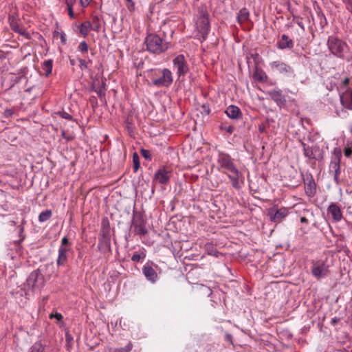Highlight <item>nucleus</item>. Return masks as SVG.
Listing matches in <instances>:
<instances>
[{
    "label": "nucleus",
    "instance_id": "c756f323",
    "mask_svg": "<svg viewBox=\"0 0 352 352\" xmlns=\"http://www.w3.org/2000/svg\"><path fill=\"white\" fill-rule=\"evenodd\" d=\"M249 15V12L246 8L241 9L237 15L238 21L239 23L245 22L248 19Z\"/></svg>",
    "mask_w": 352,
    "mask_h": 352
},
{
    "label": "nucleus",
    "instance_id": "f3484780",
    "mask_svg": "<svg viewBox=\"0 0 352 352\" xmlns=\"http://www.w3.org/2000/svg\"><path fill=\"white\" fill-rule=\"evenodd\" d=\"M143 274L146 278L152 283H155L157 280V274L155 270L150 265L144 266Z\"/></svg>",
    "mask_w": 352,
    "mask_h": 352
},
{
    "label": "nucleus",
    "instance_id": "72a5a7b5",
    "mask_svg": "<svg viewBox=\"0 0 352 352\" xmlns=\"http://www.w3.org/2000/svg\"><path fill=\"white\" fill-rule=\"evenodd\" d=\"M8 21L12 30L14 32L19 31V26L16 16L14 15H10L8 17Z\"/></svg>",
    "mask_w": 352,
    "mask_h": 352
},
{
    "label": "nucleus",
    "instance_id": "8fccbe9b",
    "mask_svg": "<svg viewBox=\"0 0 352 352\" xmlns=\"http://www.w3.org/2000/svg\"><path fill=\"white\" fill-rule=\"evenodd\" d=\"M258 129L260 133H265V129H266V124L265 123L260 124L258 125Z\"/></svg>",
    "mask_w": 352,
    "mask_h": 352
},
{
    "label": "nucleus",
    "instance_id": "f704fd0d",
    "mask_svg": "<svg viewBox=\"0 0 352 352\" xmlns=\"http://www.w3.org/2000/svg\"><path fill=\"white\" fill-rule=\"evenodd\" d=\"M133 163L134 172H136L140 166V157L137 153H134L133 155Z\"/></svg>",
    "mask_w": 352,
    "mask_h": 352
},
{
    "label": "nucleus",
    "instance_id": "a18cd8bd",
    "mask_svg": "<svg viewBox=\"0 0 352 352\" xmlns=\"http://www.w3.org/2000/svg\"><path fill=\"white\" fill-rule=\"evenodd\" d=\"M80 67L83 69L87 68V62L82 58H79Z\"/></svg>",
    "mask_w": 352,
    "mask_h": 352
},
{
    "label": "nucleus",
    "instance_id": "4d7b16f0",
    "mask_svg": "<svg viewBox=\"0 0 352 352\" xmlns=\"http://www.w3.org/2000/svg\"><path fill=\"white\" fill-rule=\"evenodd\" d=\"M126 1H128L129 3H130V5L128 6V8L130 10H134V3L132 1V0H126Z\"/></svg>",
    "mask_w": 352,
    "mask_h": 352
},
{
    "label": "nucleus",
    "instance_id": "5701e85b",
    "mask_svg": "<svg viewBox=\"0 0 352 352\" xmlns=\"http://www.w3.org/2000/svg\"><path fill=\"white\" fill-rule=\"evenodd\" d=\"M100 237H110V225L107 218H104L102 220Z\"/></svg>",
    "mask_w": 352,
    "mask_h": 352
},
{
    "label": "nucleus",
    "instance_id": "f8f14e48",
    "mask_svg": "<svg viewBox=\"0 0 352 352\" xmlns=\"http://www.w3.org/2000/svg\"><path fill=\"white\" fill-rule=\"evenodd\" d=\"M217 163L220 165L221 168H224L229 171H236V167L235 166L233 159L227 153H221L219 155Z\"/></svg>",
    "mask_w": 352,
    "mask_h": 352
},
{
    "label": "nucleus",
    "instance_id": "1a4fd4ad",
    "mask_svg": "<svg viewBox=\"0 0 352 352\" xmlns=\"http://www.w3.org/2000/svg\"><path fill=\"white\" fill-rule=\"evenodd\" d=\"M172 173L173 169L170 166H163L155 173L154 179L161 184H166L168 183Z\"/></svg>",
    "mask_w": 352,
    "mask_h": 352
},
{
    "label": "nucleus",
    "instance_id": "4be33fe9",
    "mask_svg": "<svg viewBox=\"0 0 352 352\" xmlns=\"http://www.w3.org/2000/svg\"><path fill=\"white\" fill-rule=\"evenodd\" d=\"M69 249H65L63 248H59L58 250V256L57 258V265L58 266L63 265L66 263L67 260V252Z\"/></svg>",
    "mask_w": 352,
    "mask_h": 352
},
{
    "label": "nucleus",
    "instance_id": "6e6552de",
    "mask_svg": "<svg viewBox=\"0 0 352 352\" xmlns=\"http://www.w3.org/2000/svg\"><path fill=\"white\" fill-rule=\"evenodd\" d=\"M311 263V274L315 278L320 279L327 276L329 274V266L324 261H313Z\"/></svg>",
    "mask_w": 352,
    "mask_h": 352
},
{
    "label": "nucleus",
    "instance_id": "473e14b6",
    "mask_svg": "<svg viewBox=\"0 0 352 352\" xmlns=\"http://www.w3.org/2000/svg\"><path fill=\"white\" fill-rule=\"evenodd\" d=\"M29 352H45V345L36 342L30 347Z\"/></svg>",
    "mask_w": 352,
    "mask_h": 352
},
{
    "label": "nucleus",
    "instance_id": "a19ab883",
    "mask_svg": "<svg viewBox=\"0 0 352 352\" xmlns=\"http://www.w3.org/2000/svg\"><path fill=\"white\" fill-rule=\"evenodd\" d=\"M70 245L68 239L65 236L62 239L61 245L60 248H63L65 249H69V245Z\"/></svg>",
    "mask_w": 352,
    "mask_h": 352
},
{
    "label": "nucleus",
    "instance_id": "0e129e2a",
    "mask_svg": "<svg viewBox=\"0 0 352 352\" xmlns=\"http://www.w3.org/2000/svg\"><path fill=\"white\" fill-rule=\"evenodd\" d=\"M23 36H25L28 39L30 38V34L27 31H25V33L23 34Z\"/></svg>",
    "mask_w": 352,
    "mask_h": 352
},
{
    "label": "nucleus",
    "instance_id": "37998d69",
    "mask_svg": "<svg viewBox=\"0 0 352 352\" xmlns=\"http://www.w3.org/2000/svg\"><path fill=\"white\" fill-rule=\"evenodd\" d=\"M344 2L346 4V10L352 14V0H344Z\"/></svg>",
    "mask_w": 352,
    "mask_h": 352
},
{
    "label": "nucleus",
    "instance_id": "f03ea898",
    "mask_svg": "<svg viewBox=\"0 0 352 352\" xmlns=\"http://www.w3.org/2000/svg\"><path fill=\"white\" fill-rule=\"evenodd\" d=\"M144 44L148 51L155 54L162 53L168 48V43L155 34H148L145 38Z\"/></svg>",
    "mask_w": 352,
    "mask_h": 352
},
{
    "label": "nucleus",
    "instance_id": "0eeeda50",
    "mask_svg": "<svg viewBox=\"0 0 352 352\" xmlns=\"http://www.w3.org/2000/svg\"><path fill=\"white\" fill-rule=\"evenodd\" d=\"M300 143L303 148L304 155L305 157L310 160H315L318 162L323 160L324 152L318 146L309 147L307 146L306 144H305L303 142H300Z\"/></svg>",
    "mask_w": 352,
    "mask_h": 352
},
{
    "label": "nucleus",
    "instance_id": "c85d7f7f",
    "mask_svg": "<svg viewBox=\"0 0 352 352\" xmlns=\"http://www.w3.org/2000/svg\"><path fill=\"white\" fill-rule=\"evenodd\" d=\"M52 60H46L43 63V69L45 71V76H49L52 74Z\"/></svg>",
    "mask_w": 352,
    "mask_h": 352
},
{
    "label": "nucleus",
    "instance_id": "09e8293b",
    "mask_svg": "<svg viewBox=\"0 0 352 352\" xmlns=\"http://www.w3.org/2000/svg\"><path fill=\"white\" fill-rule=\"evenodd\" d=\"M250 57L254 60V61L255 62L256 65L258 64V59L259 58V54L256 52L255 53H252L250 54Z\"/></svg>",
    "mask_w": 352,
    "mask_h": 352
},
{
    "label": "nucleus",
    "instance_id": "20e7f679",
    "mask_svg": "<svg viewBox=\"0 0 352 352\" xmlns=\"http://www.w3.org/2000/svg\"><path fill=\"white\" fill-rule=\"evenodd\" d=\"M342 158V151L340 148H335L329 164V173H333L334 180L337 184H339V175L340 170V161Z\"/></svg>",
    "mask_w": 352,
    "mask_h": 352
},
{
    "label": "nucleus",
    "instance_id": "a211bd4d",
    "mask_svg": "<svg viewBox=\"0 0 352 352\" xmlns=\"http://www.w3.org/2000/svg\"><path fill=\"white\" fill-rule=\"evenodd\" d=\"M327 210L328 213L332 216L334 221H339L341 220L342 217V212L340 207L336 204H331Z\"/></svg>",
    "mask_w": 352,
    "mask_h": 352
},
{
    "label": "nucleus",
    "instance_id": "e2e57ef3",
    "mask_svg": "<svg viewBox=\"0 0 352 352\" xmlns=\"http://www.w3.org/2000/svg\"><path fill=\"white\" fill-rule=\"evenodd\" d=\"M72 340H73V338L70 335L66 334V341L67 342H70Z\"/></svg>",
    "mask_w": 352,
    "mask_h": 352
},
{
    "label": "nucleus",
    "instance_id": "13d9d810",
    "mask_svg": "<svg viewBox=\"0 0 352 352\" xmlns=\"http://www.w3.org/2000/svg\"><path fill=\"white\" fill-rule=\"evenodd\" d=\"M225 129L228 133H229L230 134L232 133L234 131V127L232 126H229L226 127Z\"/></svg>",
    "mask_w": 352,
    "mask_h": 352
},
{
    "label": "nucleus",
    "instance_id": "603ef678",
    "mask_svg": "<svg viewBox=\"0 0 352 352\" xmlns=\"http://www.w3.org/2000/svg\"><path fill=\"white\" fill-rule=\"evenodd\" d=\"M92 0H80V4L82 7H87Z\"/></svg>",
    "mask_w": 352,
    "mask_h": 352
},
{
    "label": "nucleus",
    "instance_id": "5fc2aeb1",
    "mask_svg": "<svg viewBox=\"0 0 352 352\" xmlns=\"http://www.w3.org/2000/svg\"><path fill=\"white\" fill-rule=\"evenodd\" d=\"M340 318L335 317V318H332V320L331 321V324L334 326V325L337 324L340 322Z\"/></svg>",
    "mask_w": 352,
    "mask_h": 352
},
{
    "label": "nucleus",
    "instance_id": "69168bd1",
    "mask_svg": "<svg viewBox=\"0 0 352 352\" xmlns=\"http://www.w3.org/2000/svg\"><path fill=\"white\" fill-rule=\"evenodd\" d=\"M60 39H61L62 43H65L66 39H65V34H62L61 35Z\"/></svg>",
    "mask_w": 352,
    "mask_h": 352
},
{
    "label": "nucleus",
    "instance_id": "b1692460",
    "mask_svg": "<svg viewBox=\"0 0 352 352\" xmlns=\"http://www.w3.org/2000/svg\"><path fill=\"white\" fill-rule=\"evenodd\" d=\"M230 172L232 173V174H228V177L232 182V186L234 188H239L240 186H239V170L236 168V171H230Z\"/></svg>",
    "mask_w": 352,
    "mask_h": 352
},
{
    "label": "nucleus",
    "instance_id": "7ed1b4c3",
    "mask_svg": "<svg viewBox=\"0 0 352 352\" xmlns=\"http://www.w3.org/2000/svg\"><path fill=\"white\" fill-rule=\"evenodd\" d=\"M199 19L197 22L198 36H201L203 41L206 40L210 31L208 13L206 10L201 9L199 12Z\"/></svg>",
    "mask_w": 352,
    "mask_h": 352
},
{
    "label": "nucleus",
    "instance_id": "6e6d98bb",
    "mask_svg": "<svg viewBox=\"0 0 352 352\" xmlns=\"http://www.w3.org/2000/svg\"><path fill=\"white\" fill-rule=\"evenodd\" d=\"M225 340H226L227 342H230V343L232 344V336L230 334L227 333V334L226 335Z\"/></svg>",
    "mask_w": 352,
    "mask_h": 352
},
{
    "label": "nucleus",
    "instance_id": "412c9836",
    "mask_svg": "<svg viewBox=\"0 0 352 352\" xmlns=\"http://www.w3.org/2000/svg\"><path fill=\"white\" fill-rule=\"evenodd\" d=\"M253 78L258 81L260 82H264L267 79V76L265 72L257 65H256L254 73H253Z\"/></svg>",
    "mask_w": 352,
    "mask_h": 352
},
{
    "label": "nucleus",
    "instance_id": "79ce46f5",
    "mask_svg": "<svg viewBox=\"0 0 352 352\" xmlns=\"http://www.w3.org/2000/svg\"><path fill=\"white\" fill-rule=\"evenodd\" d=\"M14 114V109H6L3 112V117L6 118H9L12 116Z\"/></svg>",
    "mask_w": 352,
    "mask_h": 352
},
{
    "label": "nucleus",
    "instance_id": "e433bc0d",
    "mask_svg": "<svg viewBox=\"0 0 352 352\" xmlns=\"http://www.w3.org/2000/svg\"><path fill=\"white\" fill-rule=\"evenodd\" d=\"M88 48H89L88 45L86 43V41H85L80 43L78 47V50L83 54L87 52Z\"/></svg>",
    "mask_w": 352,
    "mask_h": 352
},
{
    "label": "nucleus",
    "instance_id": "9d476101",
    "mask_svg": "<svg viewBox=\"0 0 352 352\" xmlns=\"http://www.w3.org/2000/svg\"><path fill=\"white\" fill-rule=\"evenodd\" d=\"M173 65L179 77L185 76L189 72L188 65L185 56L182 54L177 56L173 59Z\"/></svg>",
    "mask_w": 352,
    "mask_h": 352
},
{
    "label": "nucleus",
    "instance_id": "dca6fc26",
    "mask_svg": "<svg viewBox=\"0 0 352 352\" xmlns=\"http://www.w3.org/2000/svg\"><path fill=\"white\" fill-rule=\"evenodd\" d=\"M226 115L231 119L239 120L242 118L243 114L240 109L235 105H230L225 111Z\"/></svg>",
    "mask_w": 352,
    "mask_h": 352
},
{
    "label": "nucleus",
    "instance_id": "052dcab7",
    "mask_svg": "<svg viewBox=\"0 0 352 352\" xmlns=\"http://www.w3.org/2000/svg\"><path fill=\"white\" fill-rule=\"evenodd\" d=\"M25 31L26 30L24 28H19V31H16L15 32H17V33H19V34H20L21 35H23V34L25 33Z\"/></svg>",
    "mask_w": 352,
    "mask_h": 352
},
{
    "label": "nucleus",
    "instance_id": "774afa93",
    "mask_svg": "<svg viewBox=\"0 0 352 352\" xmlns=\"http://www.w3.org/2000/svg\"><path fill=\"white\" fill-rule=\"evenodd\" d=\"M70 63H71V64H72V65H74V61L73 60H70Z\"/></svg>",
    "mask_w": 352,
    "mask_h": 352
},
{
    "label": "nucleus",
    "instance_id": "4468645a",
    "mask_svg": "<svg viewBox=\"0 0 352 352\" xmlns=\"http://www.w3.org/2000/svg\"><path fill=\"white\" fill-rule=\"evenodd\" d=\"M268 95L273 100L277 105L280 107H284L286 105V98L285 96L283 94V91L280 89H273L268 92Z\"/></svg>",
    "mask_w": 352,
    "mask_h": 352
},
{
    "label": "nucleus",
    "instance_id": "2eb2a0df",
    "mask_svg": "<svg viewBox=\"0 0 352 352\" xmlns=\"http://www.w3.org/2000/svg\"><path fill=\"white\" fill-rule=\"evenodd\" d=\"M271 66L274 69L280 74H286L293 72V69L290 65L279 60L274 61L271 63Z\"/></svg>",
    "mask_w": 352,
    "mask_h": 352
},
{
    "label": "nucleus",
    "instance_id": "ea45409f",
    "mask_svg": "<svg viewBox=\"0 0 352 352\" xmlns=\"http://www.w3.org/2000/svg\"><path fill=\"white\" fill-rule=\"evenodd\" d=\"M145 256L146 255L144 253L140 254L138 252H135L131 257V260L134 262H139L141 258H144Z\"/></svg>",
    "mask_w": 352,
    "mask_h": 352
},
{
    "label": "nucleus",
    "instance_id": "3c124183",
    "mask_svg": "<svg viewBox=\"0 0 352 352\" xmlns=\"http://www.w3.org/2000/svg\"><path fill=\"white\" fill-rule=\"evenodd\" d=\"M68 14L70 18L74 19L75 17V14L73 10V7H67Z\"/></svg>",
    "mask_w": 352,
    "mask_h": 352
},
{
    "label": "nucleus",
    "instance_id": "393cba45",
    "mask_svg": "<svg viewBox=\"0 0 352 352\" xmlns=\"http://www.w3.org/2000/svg\"><path fill=\"white\" fill-rule=\"evenodd\" d=\"M98 249L99 250H110L111 249V239L110 237H100L99 239L98 243Z\"/></svg>",
    "mask_w": 352,
    "mask_h": 352
},
{
    "label": "nucleus",
    "instance_id": "49530a36",
    "mask_svg": "<svg viewBox=\"0 0 352 352\" xmlns=\"http://www.w3.org/2000/svg\"><path fill=\"white\" fill-rule=\"evenodd\" d=\"M344 154L346 157H349L352 154V149L349 147H346L344 149Z\"/></svg>",
    "mask_w": 352,
    "mask_h": 352
},
{
    "label": "nucleus",
    "instance_id": "aec40b11",
    "mask_svg": "<svg viewBox=\"0 0 352 352\" xmlns=\"http://www.w3.org/2000/svg\"><path fill=\"white\" fill-rule=\"evenodd\" d=\"M305 193L309 197H313L316 192V183L312 176H311L309 181L305 184Z\"/></svg>",
    "mask_w": 352,
    "mask_h": 352
},
{
    "label": "nucleus",
    "instance_id": "6ab92c4d",
    "mask_svg": "<svg viewBox=\"0 0 352 352\" xmlns=\"http://www.w3.org/2000/svg\"><path fill=\"white\" fill-rule=\"evenodd\" d=\"M278 47L281 50L292 49L294 47V42L289 38L286 34H283L277 43Z\"/></svg>",
    "mask_w": 352,
    "mask_h": 352
},
{
    "label": "nucleus",
    "instance_id": "f257e3e1",
    "mask_svg": "<svg viewBox=\"0 0 352 352\" xmlns=\"http://www.w3.org/2000/svg\"><path fill=\"white\" fill-rule=\"evenodd\" d=\"M327 46L331 52L336 57L350 62L352 56L349 54V47L346 43L335 36H329Z\"/></svg>",
    "mask_w": 352,
    "mask_h": 352
},
{
    "label": "nucleus",
    "instance_id": "58836bf2",
    "mask_svg": "<svg viewBox=\"0 0 352 352\" xmlns=\"http://www.w3.org/2000/svg\"><path fill=\"white\" fill-rule=\"evenodd\" d=\"M140 153L142 155V157H144L146 160L149 161L151 160V155L150 151L142 148L140 150Z\"/></svg>",
    "mask_w": 352,
    "mask_h": 352
},
{
    "label": "nucleus",
    "instance_id": "864d4df0",
    "mask_svg": "<svg viewBox=\"0 0 352 352\" xmlns=\"http://www.w3.org/2000/svg\"><path fill=\"white\" fill-rule=\"evenodd\" d=\"M76 0H65V3L67 7H73Z\"/></svg>",
    "mask_w": 352,
    "mask_h": 352
},
{
    "label": "nucleus",
    "instance_id": "9b49d317",
    "mask_svg": "<svg viewBox=\"0 0 352 352\" xmlns=\"http://www.w3.org/2000/svg\"><path fill=\"white\" fill-rule=\"evenodd\" d=\"M173 82L172 74L168 69H164L162 76L152 78V83L156 87H168Z\"/></svg>",
    "mask_w": 352,
    "mask_h": 352
},
{
    "label": "nucleus",
    "instance_id": "4c0bfd02",
    "mask_svg": "<svg viewBox=\"0 0 352 352\" xmlns=\"http://www.w3.org/2000/svg\"><path fill=\"white\" fill-rule=\"evenodd\" d=\"M57 115H59L61 118L69 120H74L72 116L69 114L68 113L64 111H60L56 113Z\"/></svg>",
    "mask_w": 352,
    "mask_h": 352
},
{
    "label": "nucleus",
    "instance_id": "39448f33",
    "mask_svg": "<svg viewBox=\"0 0 352 352\" xmlns=\"http://www.w3.org/2000/svg\"><path fill=\"white\" fill-rule=\"evenodd\" d=\"M146 224V222L141 212L133 213L131 228L133 230L135 234L140 236L146 235L148 233Z\"/></svg>",
    "mask_w": 352,
    "mask_h": 352
},
{
    "label": "nucleus",
    "instance_id": "c9c22d12",
    "mask_svg": "<svg viewBox=\"0 0 352 352\" xmlns=\"http://www.w3.org/2000/svg\"><path fill=\"white\" fill-rule=\"evenodd\" d=\"M104 86L105 83L102 82V86L100 87L98 89H96L95 91L97 93L98 97L102 100L104 98L105 92H104Z\"/></svg>",
    "mask_w": 352,
    "mask_h": 352
},
{
    "label": "nucleus",
    "instance_id": "de8ad7c7",
    "mask_svg": "<svg viewBox=\"0 0 352 352\" xmlns=\"http://www.w3.org/2000/svg\"><path fill=\"white\" fill-rule=\"evenodd\" d=\"M50 317V318H55L58 320H60L63 318V316L59 313L51 314Z\"/></svg>",
    "mask_w": 352,
    "mask_h": 352
},
{
    "label": "nucleus",
    "instance_id": "338daca9",
    "mask_svg": "<svg viewBox=\"0 0 352 352\" xmlns=\"http://www.w3.org/2000/svg\"><path fill=\"white\" fill-rule=\"evenodd\" d=\"M23 231V226H21L20 228V232H22Z\"/></svg>",
    "mask_w": 352,
    "mask_h": 352
},
{
    "label": "nucleus",
    "instance_id": "2f4dec72",
    "mask_svg": "<svg viewBox=\"0 0 352 352\" xmlns=\"http://www.w3.org/2000/svg\"><path fill=\"white\" fill-rule=\"evenodd\" d=\"M52 215V212L51 210H45L41 212L38 216V221L40 222H45L49 220Z\"/></svg>",
    "mask_w": 352,
    "mask_h": 352
},
{
    "label": "nucleus",
    "instance_id": "cd10ccee",
    "mask_svg": "<svg viewBox=\"0 0 352 352\" xmlns=\"http://www.w3.org/2000/svg\"><path fill=\"white\" fill-rule=\"evenodd\" d=\"M340 101L342 104L348 109L352 110V90L350 93V97L348 98L346 96H340Z\"/></svg>",
    "mask_w": 352,
    "mask_h": 352
},
{
    "label": "nucleus",
    "instance_id": "ddd939ff",
    "mask_svg": "<svg viewBox=\"0 0 352 352\" xmlns=\"http://www.w3.org/2000/svg\"><path fill=\"white\" fill-rule=\"evenodd\" d=\"M268 214L272 221L280 223L287 216L288 210L284 207L280 209L271 208Z\"/></svg>",
    "mask_w": 352,
    "mask_h": 352
},
{
    "label": "nucleus",
    "instance_id": "bf43d9fd",
    "mask_svg": "<svg viewBox=\"0 0 352 352\" xmlns=\"http://www.w3.org/2000/svg\"><path fill=\"white\" fill-rule=\"evenodd\" d=\"M349 83V79L348 78H346L343 81H342V85L344 87H346Z\"/></svg>",
    "mask_w": 352,
    "mask_h": 352
},
{
    "label": "nucleus",
    "instance_id": "bb28decb",
    "mask_svg": "<svg viewBox=\"0 0 352 352\" xmlns=\"http://www.w3.org/2000/svg\"><path fill=\"white\" fill-rule=\"evenodd\" d=\"M90 27L91 22L89 21H85L80 24L79 27L80 32L84 37H86L88 35L89 31L91 29Z\"/></svg>",
    "mask_w": 352,
    "mask_h": 352
},
{
    "label": "nucleus",
    "instance_id": "680f3d73",
    "mask_svg": "<svg viewBox=\"0 0 352 352\" xmlns=\"http://www.w3.org/2000/svg\"><path fill=\"white\" fill-rule=\"evenodd\" d=\"M300 222L302 223H308V219L305 217H302L300 218Z\"/></svg>",
    "mask_w": 352,
    "mask_h": 352
},
{
    "label": "nucleus",
    "instance_id": "423d86ee",
    "mask_svg": "<svg viewBox=\"0 0 352 352\" xmlns=\"http://www.w3.org/2000/svg\"><path fill=\"white\" fill-rule=\"evenodd\" d=\"M27 286L32 289H41L45 285V278L40 269L30 273L26 280Z\"/></svg>",
    "mask_w": 352,
    "mask_h": 352
},
{
    "label": "nucleus",
    "instance_id": "7c9ffc66",
    "mask_svg": "<svg viewBox=\"0 0 352 352\" xmlns=\"http://www.w3.org/2000/svg\"><path fill=\"white\" fill-rule=\"evenodd\" d=\"M91 29L94 31L98 32L100 29V21L98 16H94L91 19Z\"/></svg>",
    "mask_w": 352,
    "mask_h": 352
},
{
    "label": "nucleus",
    "instance_id": "c03bdc74",
    "mask_svg": "<svg viewBox=\"0 0 352 352\" xmlns=\"http://www.w3.org/2000/svg\"><path fill=\"white\" fill-rule=\"evenodd\" d=\"M61 135L63 138H65L67 141H71L74 139V137L72 135H67L66 131L65 130H61Z\"/></svg>",
    "mask_w": 352,
    "mask_h": 352
},
{
    "label": "nucleus",
    "instance_id": "a878e982",
    "mask_svg": "<svg viewBox=\"0 0 352 352\" xmlns=\"http://www.w3.org/2000/svg\"><path fill=\"white\" fill-rule=\"evenodd\" d=\"M133 349V344L129 342L124 347H109L108 352H130Z\"/></svg>",
    "mask_w": 352,
    "mask_h": 352
}]
</instances>
